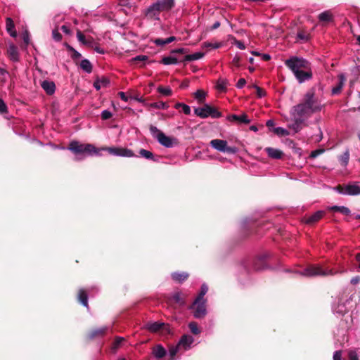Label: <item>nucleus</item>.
Returning a JSON list of instances; mask_svg holds the SVG:
<instances>
[{
	"instance_id": "f257e3e1",
	"label": "nucleus",
	"mask_w": 360,
	"mask_h": 360,
	"mask_svg": "<svg viewBox=\"0 0 360 360\" xmlns=\"http://www.w3.org/2000/svg\"><path fill=\"white\" fill-rule=\"evenodd\" d=\"M322 105L319 100L315 96L312 90L307 91L302 101L293 106L291 110L297 115H300L306 119L310 117L313 113L321 111Z\"/></svg>"
},
{
	"instance_id": "f03ea898",
	"label": "nucleus",
	"mask_w": 360,
	"mask_h": 360,
	"mask_svg": "<svg viewBox=\"0 0 360 360\" xmlns=\"http://www.w3.org/2000/svg\"><path fill=\"white\" fill-rule=\"evenodd\" d=\"M174 6V0H157L144 10L143 14L149 20H159L160 13L171 10Z\"/></svg>"
},
{
	"instance_id": "7ed1b4c3",
	"label": "nucleus",
	"mask_w": 360,
	"mask_h": 360,
	"mask_svg": "<svg viewBox=\"0 0 360 360\" xmlns=\"http://www.w3.org/2000/svg\"><path fill=\"white\" fill-rule=\"evenodd\" d=\"M68 149L76 155L75 160H81L86 155H99L96 148L91 144H82L77 141H72L70 143Z\"/></svg>"
},
{
	"instance_id": "20e7f679",
	"label": "nucleus",
	"mask_w": 360,
	"mask_h": 360,
	"mask_svg": "<svg viewBox=\"0 0 360 360\" xmlns=\"http://www.w3.org/2000/svg\"><path fill=\"white\" fill-rule=\"evenodd\" d=\"M294 273L302 276L314 277L333 276L338 274V271L328 269H324L319 264H310L303 271H295Z\"/></svg>"
},
{
	"instance_id": "39448f33",
	"label": "nucleus",
	"mask_w": 360,
	"mask_h": 360,
	"mask_svg": "<svg viewBox=\"0 0 360 360\" xmlns=\"http://www.w3.org/2000/svg\"><path fill=\"white\" fill-rule=\"evenodd\" d=\"M150 131L153 137L163 146L166 148H172L176 142V139L166 136L163 132L159 130L153 125L150 126Z\"/></svg>"
},
{
	"instance_id": "423d86ee",
	"label": "nucleus",
	"mask_w": 360,
	"mask_h": 360,
	"mask_svg": "<svg viewBox=\"0 0 360 360\" xmlns=\"http://www.w3.org/2000/svg\"><path fill=\"white\" fill-rule=\"evenodd\" d=\"M285 65L293 72L300 70L310 69V63L302 58L296 56L290 57L285 61Z\"/></svg>"
},
{
	"instance_id": "0eeeda50",
	"label": "nucleus",
	"mask_w": 360,
	"mask_h": 360,
	"mask_svg": "<svg viewBox=\"0 0 360 360\" xmlns=\"http://www.w3.org/2000/svg\"><path fill=\"white\" fill-rule=\"evenodd\" d=\"M206 300L195 298L191 308L193 310V316L196 319H201L207 314Z\"/></svg>"
},
{
	"instance_id": "6e6552de",
	"label": "nucleus",
	"mask_w": 360,
	"mask_h": 360,
	"mask_svg": "<svg viewBox=\"0 0 360 360\" xmlns=\"http://www.w3.org/2000/svg\"><path fill=\"white\" fill-rule=\"evenodd\" d=\"M195 114L201 118H206L208 117H218L221 115L220 113L214 108L208 105H205L203 107L195 108Z\"/></svg>"
},
{
	"instance_id": "1a4fd4ad",
	"label": "nucleus",
	"mask_w": 360,
	"mask_h": 360,
	"mask_svg": "<svg viewBox=\"0 0 360 360\" xmlns=\"http://www.w3.org/2000/svg\"><path fill=\"white\" fill-rule=\"evenodd\" d=\"M99 150L108 151L110 155L114 156L131 158L134 156V153L130 149L120 147H105Z\"/></svg>"
},
{
	"instance_id": "9d476101",
	"label": "nucleus",
	"mask_w": 360,
	"mask_h": 360,
	"mask_svg": "<svg viewBox=\"0 0 360 360\" xmlns=\"http://www.w3.org/2000/svg\"><path fill=\"white\" fill-rule=\"evenodd\" d=\"M290 115L292 118L293 123L290 124L288 127L292 129L295 133L300 131L302 129V124L304 122L305 119L300 115H297L293 111L290 110Z\"/></svg>"
},
{
	"instance_id": "9b49d317",
	"label": "nucleus",
	"mask_w": 360,
	"mask_h": 360,
	"mask_svg": "<svg viewBox=\"0 0 360 360\" xmlns=\"http://www.w3.org/2000/svg\"><path fill=\"white\" fill-rule=\"evenodd\" d=\"M194 342V338L193 336L188 334H185L181 336L178 342L179 347L182 350L186 351L192 347V345Z\"/></svg>"
},
{
	"instance_id": "f8f14e48",
	"label": "nucleus",
	"mask_w": 360,
	"mask_h": 360,
	"mask_svg": "<svg viewBox=\"0 0 360 360\" xmlns=\"http://www.w3.org/2000/svg\"><path fill=\"white\" fill-rule=\"evenodd\" d=\"M348 302V300L345 302L339 301L338 304H335L333 306V314L338 317L345 315L349 311L347 306H346V304Z\"/></svg>"
},
{
	"instance_id": "ddd939ff",
	"label": "nucleus",
	"mask_w": 360,
	"mask_h": 360,
	"mask_svg": "<svg viewBox=\"0 0 360 360\" xmlns=\"http://www.w3.org/2000/svg\"><path fill=\"white\" fill-rule=\"evenodd\" d=\"M299 83H303L305 81L309 80L312 77V72L311 68L309 70H300L293 73Z\"/></svg>"
},
{
	"instance_id": "4468645a",
	"label": "nucleus",
	"mask_w": 360,
	"mask_h": 360,
	"mask_svg": "<svg viewBox=\"0 0 360 360\" xmlns=\"http://www.w3.org/2000/svg\"><path fill=\"white\" fill-rule=\"evenodd\" d=\"M340 194L348 195H356L360 194V186L357 183L347 184L345 186V191H340Z\"/></svg>"
},
{
	"instance_id": "2eb2a0df",
	"label": "nucleus",
	"mask_w": 360,
	"mask_h": 360,
	"mask_svg": "<svg viewBox=\"0 0 360 360\" xmlns=\"http://www.w3.org/2000/svg\"><path fill=\"white\" fill-rule=\"evenodd\" d=\"M226 121L236 123H245L248 124L250 122V120L248 119L246 114L243 113L240 115H231L226 116Z\"/></svg>"
},
{
	"instance_id": "dca6fc26",
	"label": "nucleus",
	"mask_w": 360,
	"mask_h": 360,
	"mask_svg": "<svg viewBox=\"0 0 360 360\" xmlns=\"http://www.w3.org/2000/svg\"><path fill=\"white\" fill-rule=\"evenodd\" d=\"M268 257V255L262 254L259 255L254 262L253 268L256 271H260L267 267L265 260Z\"/></svg>"
},
{
	"instance_id": "f3484780",
	"label": "nucleus",
	"mask_w": 360,
	"mask_h": 360,
	"mask_svg": "<svg viewBox=\"0 0 360 360\" xmlns=\"http://www.w3.org/2000/svg\"><path fill=\"white\" fill-rule=\"evenodd\" d=\"M342 352L340 350L335 352L333 354V360H341ZM348 360H359L357 350H349L348 352Z\"/></svg>"
},
{
	"instance_id": "a211bd4d",
	"label": "nucleus",
	"mask_w": 360,
	"mask_h": 360,
	"mask_svg": "<svg viewBox=\"0 0 360 360\" xmlns=\"http://www.w3.org/2000/svg\"><path fill=\"white\" fill-rule=\"evenodd\" d=\"M7 53L9 58L13 61L17 62L19 60V52L17 46L13 44H9Z\"/></svg>"
},
{
	"instance_id": "6ab92c4d",
	"label": "nucleus",
	"mask_w": 360,
	"mask_h": 360,
	"mask_svg": "<svg viewBox=\"0 0 360 360\" xmlns=\"http://www.w3.org/2000/svg\"><path fill=\"white\" fill-rule=\"evenodd\" d=\"M346 82V77L343 74H340L338 75V84L332 89V94L336 95L340 93L342 87L344 86Z\"/></svg>"
},
{
	"instance_id": "aec40b11",
	"label": "nucleus",
	"mask_w": 360,
	"mask_h": 360,
	"mask_svg": "<svg viewBox=\"0 0 360 360\" xmlns=\"http://www.w3.org/2000/svg\"><path fill=\"white\" fill-rule=\"evenodd\" d=\"M265 151L268 154L269 157L273 159H281L283 155L282 150L271 147L266 148Z\"/></svg>"
},
{
	"instance_id": "412c9836",
	"label": "nucleus",
	"mask_w": 360,
	"mask_h": 360,
	"mask_svg": "<svg viewBox=\"0 0 360 360\" xmlns=\"http://www.w3.org/2000/svg\"><path fill=\"white\" fill-rule=\"evenodd\" d=\"M41 86L49 95H51L55 92L56 85L53 82L44 80L41 82Z\"/></svg>"
},
{
	"instance_id": "4be33fe9",
	"label": "nucleus",
	"mask_w": 360,
	"mask_h": 360,
	"mask_svg": "<svg viewBox=\"0 0 360 360\" xmlns=\"http://www.w3.org/2000/svg\"><path fill=\"white\" fill-rule=\"evenodd\" d=\"M6 29L11 37H16L17 32L15 30V25L11 18H6Z\"/></svg>"
},
{
	"instance_id": "5701e85b",
	"label": "nucleus",
	"mask_w": 360,
	"mask_h": 360,
	"mask_svg": "<svg viewBox=\"0 0 360 360\" xmlns=\"http://www.w3.org/2000/svg\"><path fill=\"white\" fill-rule=\"evenodd\" d=\"M325 214V212L323 210H319L314 212L313 214L306 219L305 222L307 224H314L320 220Z\"/></svg>"
},
{
	"instance_id": "b1692460",
	"label": "nucleus",
	"mask_w": 360,
	"mask_h": 360,
	"mask_svg": "<svg viewBox=\"0 0 360 360\" xmlns=\"http://www.w3.org/2000/svg\"><path fill=\"white\" fill-rule=\"evenodd\" d=\"M210 146L221 152L225 151V141L220 139H214L210 141Z\"/></svg>"
},
{
	"instance_id": "393cba45",
	"label": "nucleus",
	"mask_w": 360,
	"mask_h": 360,
	"mask_svg": "<svg viewBox=\"0 0 360 360\" xmlns=\"http://www.w3.org/2000/svg\"><path fill=\"white\" fill-rule=\"evenodd\" d=\"M153 354L157 359H160L165 356L166 350L161 345H158L153 347Z\"/></svg>"
},
{
	"instance_id": "a878e982",
	"label": "nucleus",
	"mask_w": 360,
	"mask_h": 360,
	"mask_svg": "<svg viewBox=\"0 0 360 360\" xmlns=\"http://www.w3.org/2000/svg\"><path fill=\"white\" fill-rule=\"evenodd\" d=\"M226 43L235 45L240 50H244L245 49V46L241 41L237 40L234 37L231 35L226 37Z\"/></svg>"
},
{
	"instance_id": "bb28decb",
	"label": "nucleus",
	"mask_w": 360,
	"mask_h": 360,
	"mask_svg": "<svg viewBox=\"0 0 360 360\" xmlns=\"http://www.w3.org/2000/svg\"><path fill=\"white\" fill-rule=\"evenodd\" d=\"M108 330V327L104 326L95 330H93L89 334L90 338H94L96 337H99L103 335L105 332Z\"/></svg>"
},
{
	"instance_id": "cd10ccee",
	"label": "nucleus",
	"mask_w": 360,
	"mask_h": 360,
	"mask_svg": "<svg viewBox=\"0 0 360 360\" xmlns=\"http://www.w3.org/2000/svg\"><path fill=\"white\" fill-rule=\"evenodd\" d=\"M78 300L84 307L89 308L87 292L84 290H79L78 293Z\"/></svg>"
},
{
	"instance_id": "c85d7f7f",
	"label": "nucleus",
	"mask_w": 360,
	"mask_h": 360,
	"mask_svg": "<svg viewBox=\"0 0 360 360\" xmlns=\"http://www.w3.org/2000/svg\"><path fill=\"white\" fill-rule=\"evenodd\" d=\"M328 209L331 211L339 212L345 215H349L351 214L350 210L348 207H345V206L335 205V206L328 207Z\"/></svg>"
},
{
	"instance_id": "c756f323",
	"label": "nucleus",
	"mask_w": 360,
	"mask_h": 360,
	"mask_svg": "<svg viewBox=\"0 0 360 360\" xmlns=\"http://www.w3.org/2000/svg\"><path fill=\"white\" fill-rule=\"evenodd\" d=\"M163 323L159 322L148 323L146 326V328L150 332L155 333L158 331L163 326Z\"/></svg>"
},
{
	"instance_id": "7c9ffc66",
	"label": "nucleus",
	"mask_w": 360,
	"mask_h": 360,
	"mask_svg": "<svg viewBox=\"0 0 360 360\" xmlns=\"http://www.w3.org/2000/svg\"><path fill=\"white\" fill-rule=\"evenodd\" d=\"M207 96L206 91L202 89H198L194 93V98L199 103H202L205 100Z\"/></svg>"
},
{
	"instance_id": "2f4dec72",
	"label": "nucleus",
	"mask_w": 360,
	"mask_h": 360,
	"mask_svg": "<svg viewBox=\"0 0 360 360\" xmlns=\"http://www.w3.org/2000/svg\"><path fill=\"white\" fill-rule=\"evenodd\" d=\"M318 18L321 22H330L333 19V15L330 11H326L321 13Z\"/></svg>"
},
{
	"instance_id": "473e14b6",
	"label": "nucleus",
	"mask_w": 360,
	"mask_h": 360,
	"mask_svg": "<svg viewBox=\"0 0 360 360\" xmlns=\"http://www.w3.org/2000/svg\"><path fill=\"white\" fill-rule=\"evenodd\" d=\"M188 276V274L185 272H181V273L174 272V273L172 274V278H173V280L178 281V282H182V281H185L186 279H187Z\"/></svg>"
},
{
	"instance_id": "72a5a7b5",
	"label": "nucleus",
	"mask_w": 360,
	"mask_h": 360,
	"mask_svg": "<svg viewBox=\"0 0 360 360\" xmlns=\"http://www.w3.org/2000/svg\"><path fill=\"white\" fill-rule=\"evenodd\" d=\"M161 63L164 65H173V64H177L179 63L178 59L173 56H169L164 57L162 59Z\"/></svg>"
},
{
	"instance_id": "f704fd0d",
	"label": "nucleus",
	"mask_w": 360,
	"mask_h": 360,
	"mask_svg": "<svg viewBox=\"0 0 360 360\" xmlns=\"http://www.w3.org/2000/svg\"><path fill=\"white\" fill-rule=\"evenodd\" d=\"M204 56V53L201 52H196L193 54L186 55L184 58L185 61L196 60L202 58Z\"/></svg>"
},
{
	"instance_id": "c9c22d12",
	"label": "nucleus",
	"mask_w": 360,
	"mask_h": 360,
	"mask_svg": "<svg viewBox=\"0 0 360 360\" xmlns=\"http://www.w3.org/2000/svg\"><path fill=\"white\" fill-rule=\"evenodd\" d=\"M81 68L87 73H90L92 71L91 63L87 59H84L80 63Z\"/></svg>"
},
{
	"instance_id": "e433bc0d",
	"label": "nucleus",
	"mask_w": 360,
	"mask_h": 360,
	"mask_svg": "<svg viewBox=\"0 0 360 360\" xmlns=\"http://www.w3.org/2000/svg\"><path fill=\"white\" fill-rule=\"evenodd\" d=\"M349 150L347 149L345 151V153L341 156H340L339 161H340L341 165L345 167L347 165V164L349 162Z\"/></svg>"
},
{
	"instance_id": "4c0bfd02",
	"label": "nucleus",
	"mask_w": 360,
	"mask_h": 360,
	"mask_svg": "<svg viewBox=\"0 0 360 360\" xmlns=\"http://www.w3.org/2000/svg\"><path fill=\"white\" fill-rule=\"evenodd\" d=\"M222 43L217 41H207L203 43V47L209 49L210 50L217 49L222 46Z\"/></svg>"
},
{
	"instance_id": "58836bf2",
	"label": "nucleus",
	"mask_w": 360,
	"mask_h": 360,
	"mask_svg": "<svg viewBox=\"0 0 360 360\" xmlns=\"http://www.w3.org/2000/svg\"><path fill=\"white\" fill-rule=\"evenodd\" d=\"M149 106L152 108L157 109H167L169 108L168 104L162 101L152 103Z\"/></svg>"
},
{
	"instance_id": "ea45409f",
	"label": "nucleus",
	"mask_w": 360,
	"mask_h": 360,
	"mask_svg": "<svg viewBox=\"0 0 360 360\" xmlns=\"http://www.w3.org/2000/svg\"><path fill=\"white\" fill-rule=\"evenodd\" d=\"M273 131L280 136H286L289 135V131L281 127L274 128Z\"/></svg>"
},
{
	"instance_id": "a19ab883",
	"label": "nucleus",
	"mask_w": 360,
	"mask_h": 360,
	"mask_svg": "<svg viewBox=\"0 0 360 360\" xmlns=\"http://www.w3.org/2000/svg\"><path fill=\"white\" fill-rule=\"evenodd\" d=\"M158 91L159 93H160L161 94L166 96H169L172 94V91L171 88L169 86L165 87V86H160L158 88Z\"/></svg>"
},
{
	"instance_id": "79ce46f5",
	"label": "nucleus",
	"mask_w": 360,
	"mask_h": 360,
	"mask_svg": "<svg viewBox=\"0 0 360 360\" xmlns=\"http://www.w3.org/2000/svg\"><path fill=\"white\" fill-rule=\"evenodd\" d=\"M188 328L191 330V332L194 334V335H198L200 333L201 330L199 328L197 323L195 322H191L189 324H188Z\"/></svg>"
},
{
	"instance_id": "37998d69",
	"label": "nucleus",
	"mask_w": 360,
	"mask_h": 360,
	"mask_svg": "<svg viewBox=\"0 0 360 360\" xmlns=\"http://www.w3.org/2000/svg\"><path fill=\"white\" fill-rule=\"evenodd\" d=\"M207 291H208V286L205 283H203L201 285L200 291L199 294L198 295V296L196 297V298L200 299V300H205L204 298V297L206 295V293L207 292Z\"/></svg>"
},
{
	"instance_id": "c03bdc74",
	"label": "nucleus",
	"mask_w": 360,
	"mask_h": 360,
	"mask_svg": "<svg viewBox=\"0 0 360 360\" xmlns=\"http://www.w3.org/2000/svg\"><path fill=\"white\" fill-rule=\"evenodd\" d=\"M179 350H181L180 347H179V345L177 344L176 346H171L169 349V355L172 359H174L176 354L179 352Z\"/></svg>"
},
{
	"instance_id": "a18cd8bd",
	"label": "nucleus",
	"mask_w": 360,
	"mask_h": 360,
	"mask_svg": "<svg viewBox=\"0 0 360 360\" xmlns=\"http://www.w3.org/2000/svg\"><path fill=\"white\" fill-rule=\"evenodd\" d=\"M172 298L174 300V302L179 304V305H184L185 304L184 301L181 298V292H177L174 293L172 296Z\"/></svg>"
},
{
	"instance_id": "49530a36",
	"label": "nucleus",
	"mask_w": 360,
	"mask_h": 360,
	"mask_svg": "<svg viewBox=\"0 0 360 360\" xmlns=\"http://www.w3.org/2000/svg\"><path fill=\"white\" fill-rule=\"evenodd\" d=\"M139 153L143 158L146 159L150 160L153 158V154L147 150L141 149Z\"/></svg>"
},
{
	"instance_id": "de8ad7c7",
	"label": "nucleus",
	"mask_w": 360,
	"mask_h": 360,
	"mask_svg": "<svg viewBox=\"0 0 360 360\" xmlns=\"http://www.w3.org/2000/svg\"><path fill=\"white\" fill-rule=\"evenodd\" d=\"M77 37L78 41L79 42H81L82 44H87L86 41L85 40L84 35L82 34V32L80 30L77 31Z\"/></svg>"
},
{
	"instance_id": "09e8293b",
	"label": "nucleus",
	"mask_w": 360,
	"mask_h": 360,
	"mask_svg": "<svg viewBox=\"0 0 360 360\" xmlns=\"http://www.w3.org/2000/svg\"><path fill=\"white\" fill-rule=\"evenodd\" d=\"M52 37L56 41H60L62 39V35L60 34L58 30H53L52 31Z\"/></svg>"
},
{
	"instance_id": "8fccbe9b",
	"label": "nucleus",
	"mask_w": 360,
	"mask_h": 360,
	"mask_svg": "<svg viewBox=\"0 0 360 360\" xmlns=\"http://www.w3.org/2000/svg\"><path fill=\"white\" fill-rule=\"evenodd\" d=\"M124 341V338L121 337H117L112 345V349H117L121 343Z\"/></svg>"
},
{
	"instance_id": "3c124183",
	"label": "nucleus",
	"mask_w": 360,
	"mask_h": 360,
	"mask_svg": "<svg viewBox=\"0 0 360 360\" xmlns=\"http://www.w3.org/2000/svg\"><path fill=\"white\" fill-rule=\"evenodd\" d=\"M8 108L5 102L0 98V114L7 112Z\"/></svg>"
},
{
	"instance_id": "603ef678",
	"label": "nucleus",
	"mask_w": 360,
	"mask_h": 360,
	"mask_svg": "<svg viewBox=\"0 0 360 360\" xmlns=\"http://www.w3.org/2000/svg\"><path fill=\"white\" fill-rule=\"evenodd\" d=\"M112 113L107 110H105L101 112V117L104 120L110 119L112 117Z\"/></svg>"
},
{
	"instance_id": "864d4df0",
	"label": "nucleus",
	"mask_w": 360,
	"mask_h": 360,
	"mask_svg": "<svg viewBox=\"0 0 360 360\" xmlns=\"http://www.w3.org/2000/svg\"><path fill=\"white\" fill-rule=\"evenodd\" d=\"M217 89L219 91H223L225 89V82L224 80L219 79L217 84Z\"/></svg>"
},
{
	"instance_id": "5fc2aeb1",
	"label": "nucleus",
	"mask_w": 360,
	"mask_h": 360,
	"mask_svg": "<svg viewBox=\"0 0 360 360\" xmlns=\"http://www.w3.org/2000/svg\"><path fill=\"white\" fill-rule=\"evenodd\" d=\"M68 48L70 51H72V53H73L72 58H81L82 55L78 51H77L75 49H74L72 46H68Z\"/></svg>"
},
{
	"instance_id": "6e6d98bb",
	"label": "nucleus",
	"mask_w": 360,
	"mask_h": 360,
	"mask_svg": "<svg viewBox=\"0 0 360 360\" xmlns=\"http://www.w3.org/2000/svg\"><path fill=\"white\" fill-rule=\"evenodd\" d=\"M22 39H23L24 43L26 45L29 44V43H30V35H29V32L27 31H25L22 33Z\"/></svg>"
},
{
	"instance_id": "4d7b16f0",
	"label": "nucleus",
	"mask_w": 360,
	"mask_h": 360,
	"mask_svg": "<svg viewBox=\"0 0 360 360\" xmlns=\"http://www.w3.org/2000/svg\"><path fill=\"white\" fill-rule=\"evenodd\" d=\"M154 43L157 45V46H164L165 44H167L166 43V39H156L154 40Z\"/></svg>"
},
{
	"instance_id": "13d9d810",
	"label": "nucleus",
	"mask_w": 360,
	"mask_h": 360,
	"mask_svg": "<svg viewBox=\"0 0 360 360\" xmlns=\"http://www.w3.org/2000/svg\"><path fill=\"white\" fill-rule=\"evenodd\" d=\"M245 84H246V81H245V79H243V78H241V79H240L238 81V82H237V84H236V86H237V88H238V89H242V88L245 85Z\"/></svg>"
},
{
	"instance_id": "bf43d9fd",
	"label": "nucleus",
	"mask_w": 360,
	"mask_h": 360,
	"mask_svg": "<svg viewBox=\"0 0 360 360\" xmlns=\"http://www.w3.org/2000/svg\"><path fill=\"white\" fill-rule=\"evenodd\" d=\"M148 59L146 56L139 55L133 58L134 61H144Z\"/></svg>"
},
{
	"instance_id": "052dcab7",
	"label": "nucleus",
	"mask_w": 360,
	"mask_h": 360,
	"mask_svg": "<svg viewBox=\"0 0 360 360\" xmlns=\"http://www.w3.org/2000/svg\"><path fill=\"white\" fill-rule=\"evenodd\" d=\"M181 108L184 114L189 115L191 113V108L188 105L184 104Z\"/></svg>"
},
{
	"instance_id": "680f3d73",
	"label": "nucleus",
	"mask_w": 360,
	"mask_h": 360,
	"mask_svg": "<svg viewBox=\"0 0 360 360\" xmlns=\"http://www.w3.org/2000/svg\"><path fill=\"white\" fill-rule=\"evenodd\" d=\"M256 89L258 97L262 98L264 96L265 92L261 88L256 86Z\"/></svg>"
},
{
	"instance_id": "e2e57ef3",
	"label": "nucleus",
	"mask_w": 360,
	"mask_h": 360,
	"mask_svg": "<svg viewBox=\"0 0 360 360\" xmlns=\"http://www.w3.org/2000/svg\"><path fill=\"white\" fill-rule=\"evenodd\" d=\"M345 331H346V328H342V329L341 330V332H340V335H341V336H342V340H338V341H339V342H340V345H341V344H342V342H344V341H345Z\"/></svg>"
},
{
	"instance_id": "0e129e2a",
	"label": "nucleus",
	"mask_w": 360,
	"mask_h": 360,
	"mask_svg": "<svg viewBox=\"0 0 360 360\" xmlns=\"http://www.w3.org/2000/svg\"><path fill=\"white\" fill-rule=\"evenodd\" d=\"M359 281H360V276H354V277H353L351 279V283L354 284V285H356V284L359 283Z\"/></svg>"
},
{
	"instance_id": "69168bd1",
	"label": "nucleus",
	"mask_w": 360,
	"mask_h": 360,
	"mask_svg": "<svg viewBox=\"0 0 360 360\" xmlns=\"http://www.w3.org/2000/svg\"><path fill=\"white\" fill-rule=\"evenodd\" d=\"M61 30H62V31H63L64 33H65V34H70V29H69V27H68V26H66V25H63V26L61 27Z\"/></svg>"
},
{
	"instance_id": "338daca9",
	"label": "nucleus",
	"mask_w": 360,
	"mask_h": 360,
	"mask_svg": "<svg viewBox=\"0 0 360 360\" xmlns=\"http://www.w3.org/2000/svg\"><path fill=\"white\" fill-rule=\"evenodd\" d=\"M119 96L120 98L124 101H128V97L125 95V94L122 91L119 92Z\"/></svg>"
},
{
	"instance_id": "774afa93",
	"label": "nucleus",
	"mask_w": 360,
	"mask_h": 360,
	"mask_svg": "<svg viewBox=\"0 0 360 360\" xmlns=\"http://www.w3.org/2000/svg\"><path fill=\"white\" fill-rule=\"evenodd\" d=\"M94 86L97 89L99 90L103 86L100 82V80H97L94 82Z\"/></svg>"
}]
</instances>
